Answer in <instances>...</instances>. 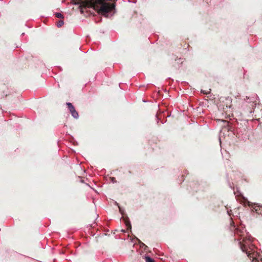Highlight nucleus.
I'll return each instance as SVG.
<instances>
[{
    "label": "nucleus",
    "instance_id": "f257e3e1",
    "mask_svg": "<svg viewBox=\"0 0 262 262\" xmlns=\"http://www.w3.org/2000/svg\"><path fill=\"white\" fill-rule=\"evenodd\" d=\"M228 230L242 251L246 254L248 257H251V252L253 251V246L257 241L247 232L241 220L234 221L230 218Z\"/></svg>",
    "mask_w": 262,
    "mask_h": 262
},
{
    "label": "nucleus",
    "instance_id": "f03ea898",
    "mask_svg": "<svg viewBox=\"0 0 262 262\" xmlns=\"http://www.w3.org/2000/svg\"><path fill=\"white\" fill-rule=\"evenodd\" d=\"M242 123H239L236 120L233 121L231 124H228L226 127V129L228 132H231L234 135L238 138H239V134L241 133L243 134V132L240 129Z\"/></svg>",
    "mask_w": 262,
    "mask_h": 262
},
{
    "label": "nucleus",
    "instance_id": "7ed1b4c3",
    "mask_svg": "<svg viewBox=\"0 0 262 262\" xmlns=\"http://www.w3.org/2000/svg\"><path fill=\"white\" fill-rule=\"evenodd\" d=\"M253 251H251V257H248L251 262H262V255H261V250L258 249L255 244L253 246Z\"/></svg>",
    "mask_w": 262,
    "mask_h": 262
},
{
    "label": "nucleus",
    "instance_id": "20e7f679",
    "mask_svg": "<svg viewBox=\"0 0 262 262\" xmlns=\"http://www.w3.org/2000/svg\"><path fill=\"white\" fill-rule=\"evenodd\" d=\"M250 207L254 216L256 214V217H258L257 216L262 217V205L258 204H252Z\"/></svg>",
    "mask_w": 262,
    "mask_h": 262
},
{
    "label": "nucleus",
    "instance_id": "39448f33",
    "mask_svg": "<svg viewBox=\"0 0 262 262\" xmlns=\"http://www.w3.org/2000/svg\"><path fill=\"white\" fill-rule=\"evenodd\" d=\"M226 180H227V181L228 182L229 186L230 187V188H231V189H232L233 190L234 194H235V197H237L238 195L239 196H241V197L243 198V199L244 200H247V199L243 196V194L240 191L238 187H236V190L234 189L233 183H231L229 182V175H228V173H226Z\"/></svg>",
    "mask_w": 262,
    "mask_h": 262
},
{
    "label": "nucleus",
    "instance_id": "423d86ee",
    "mask_svg": "<svg viewBox=\"0 0 262 262\" xmlns=\"http://www.w3.org/2000/svg\"><path fill=\"white\" fill-rule=\"evenodd\" d=\"M66 105L72 116L74 119H77L79 118V115L78 112L76 110L74 105L70 102H66Z\"/></svg>",
    "mask_w": 262,
    "mask_h": 262
},
{
    "label": "nucleus",
    "instance_id": "0eeeda50",
    "mask_svg": "<svg viewBox=\"0 0 262 262\" xmlns=\"http://www.w3.org/2000/svg\"><path fill=\"white\" fill-rule=\"evenodd\" d=\"M135 239L136 241H134V239H130L132 242H135V244H139L140 248L143 249L144 251H146L147 250L148 248L147 246L142 242L139 238L135 236Z\"/></svg>",
    "mask_w": 262,
    "mask_h": 262
},
{
    "label": "nucleus",
    "instance_id": "6e6552de",
    "mask_svg": "<svg viewBox=\"0 0 262 262\" xmlns=\"http://www.w3.org/2000/svg\"><path fill=\"white\" fill-rule=\"evenodd\" d=\"M172 59H174L175 61L174 66L176 68H179L183 63L184 61V59L182 58H178V57L176 55L172 56Z\"/></svg>",
    "mask_w": 262,
    "mask_h": 262
},
{
    "label": "nucleus",
    "instance_id": "1a4fd4ad",
    "mask_svg": "<svg viewBox=\"0 0 262 262\" xmlns=\"http://www.w3.org/2000/svg\"><path fill=\"white\" fill-rule=\"evenodd\" d=\"M199 184L198 181L191 182L190 184V187L192 191L197 192L199 190Z\"/></svg>",
    "mask_w": 262,
    "mask_h": 262
},
{
    "label": "nucleus",
    "instance_id": "9d476101",
    "mask_svg": "<svg viewBox=\"0 0 262 262\" xmlns=\"http://www.w3.org/2000/svg\"><path fill=\"white\" fill-rule=\"evenodd\" d=\"M225 100H223V102L226 105V107L231 108L232 107V99L230 97H225Z\"/></svg>",
    "mask_w": 262,
    "mask_h": 262
},
{
    "label": "nucleus",
    "instance_id": "9b49d317",
    "mask_svg": "<svg viewBox=\"0 0 262 262\" xmlns=\"http://www.w3.org/2000/svg\"><path fill=\"white\" fill-rule=\"evenodd\" d=\"M188 174V171L187 170H185L184 174H183L182 173L180 174V175L178 177V181H179V184H181L182 183V182H183L184 181L185 174Z\"/></svg>",
    "mask_w": 262,
    "mask_h": 262
},
{
    "label": "nucleus",
    "instance_id": "f8f14e48",
    "mask_svg": "<svg viewBox=\"0 0 262 262\" xmlns=\"http://www.w3.org/2000/svg\"><path fill=\"white\" fill-rule=\"evenodd\" d=\"M142 257L145 259L146 262H154V260L149 255L144 254L142 256Z\"/></svg>",
    "mask_w": 262,
    "mask_h": 262
},
{
    "label": "nucleus",
    "instance_id": "ddd939ff",
    "mask_svg": "<svg viewBox=\"0 0 262 262\" xmlns=\"http://www.w3.org/2000/svg\"><path fill=\"white\" fill-rule=\"evenodd\" d=\"M126 227L128 230L132 232V225L128 217H127V221L126 222Z\"/></svg>",
    "mask_w": 262,
    "mask_h": 262
},
{
    "label": "nucleus",
    "instance_id": "4468645a",
    "mask_svg": "<svg viewBox=\"0 0 262 262\" xmlns=\"http://www.w3.org/2000/svg\"><path fill=\"white\" fill-rule=\"evenodd\" d=\"M181 86L184 89H188L189 86V84L186 81H182L181 82Z\"/></svg>",
    "mask_w": 262,
    "mask_h": 262
},
{
    "label": "nucleus",
    "instance_id": "2eb2a0df",
    "mask_svg": "<svg viewBox=\"0 0 262 262\" xmlns=\"http://www.w3.org/2000/svg\"><path fill=\"white\" fill-rule=\"evenodd\" d=\"M70 141L74 145H78V142L74 139V138L70 135Z\"/></svg>",
    "mask_w": 262,
    "mask_h": 262
},
{
    "label": "nucleus",
    "instance_id": "dca6fc26",
    "mask_svg": "<svg viewBox=\"0 0 262 262\" xmlns=\"http://www.w3.org/2000/svg\"><path fill=\"white\" fill-rule=\"evenodd\" d=\"M54 15L59 18H63L64 17L63 15L61 12H55Z\"/></svg>",
    "mask_w": 262,
    "mask_h": 262
},
{
    "label": "nucleus",
    "instance_id": "f3484780",
    "mask_svg": "<svg viewBox=\"0 0 262 262\" xmlns=\"http://www.w3.org/2000/svg\"><path fill=\"white\" fill-rule=\"evenodd\" d=\"M119 213L122 215L125 214V209L121 206L119 207Z\"/></svg>",
    "mask_w": 262,
    "mask_h": 262
},
{
    "label": "nucleus",
    "instance_id": "a211bd4d",
    "mask_svg": "<svg viewBox=\"0 0 262 262\" xmlns=\"http://www.w3.org/2000/svg\"><path fill=\"white\" fill-rule=\"evenodd\" d=\"M78 9L79 10L81 14H83L84 13V8L82 6V5H80L79 6V7H78Z\"/></svg>",
    "mask_w": 262,
    "mask_h": 262
},
{
    "label": "nucleus",
    "instance_id": "6ab92c4d",
    "mask_svg": "<svg viewBox=\"0 0 262 262\" xmlns=\"http://www.w3.org/2000/svg\"><path fill=\"white\" fill-rule=\"evenodd\" d=\"M64 24V21L63 20H60L58 23L57 24V27L58 28H60L61 27V26H63V25Z\"/></svg>",
    "mask_w": 262,
    "mask_h": 262
},
{
    "label": "nucleus",
    "instance_id": "aec40b11",
    "mask_svg": "<svg viewBox=\"0 0 262 262\" xmlns=\"http://www.w3.org/2000/svg\"><path fill=\"white\" fill-rule=\"evenodd\" d=\"M225 208H226V210H227V213L228 215V216H229L230 217L232 215H233L232 214V210H229L225 206Z\"/></svg>",
    "mask_w": 262,
    "mask_h": 262
},
{
    "label": "nucleus",
    "instance_id": "412c9836",
    "mask_svg": "<svg viewBox=\"0 0 262 262\" xmlns=\"http://www.w3.org/2000/svg\"><path fill=\"white\" fill-rule=\"evenodd\" d=\"M99 230H101L105 232H109V230L107 228H106L105 227H104L101 225L100 226V229Z\"/></svg>",
    "mask_w": 262,
    "mask_h": 262
},
{
    "label": "nucleus",
    "instance_id": "4be33fe9",
    "mask_svg": "<svg viewBox=\"0 0 262 262\" xmlns=\"http://www.w3.org/2000/svg\"><path fill=\"white\" fill-rule=\"evenodd\" d=\"M9 95V93L8 92V90H7L6 91H3V93H2L3 97H6Z\"/></svg>",
    "mask_w": 262,
    "mask_h": 262
},
{
    "label": "nucleus",
    "instance_id": "5701e85b",
    "mask_svg": "<svg viewBox=\"0 0 262 262\" xmlns=\"http://www.w3.org/2000/svg\"><path fill=\"white\" fill-rule=\"evenodd\" d=\"M110 181L112 183H116L117 182V180H116V178L115 177H111L110 178Z\"/></svg>",
    "mask_w": 262,
    "mask_h": 262
},
{
    "label": "nucleus",
    "instance_id": "b1692460",
    "mask_svg": "<svg viewBox=\"0 0 262 262\" xmlns=\"http://www.w3.org/2000/svg\"><path fill=\"white\" fill-rule=\"evenodd\" d=\"M156 122H157V123H159L160 121L161 120V117H159L158 114H156Z\"/></svg>",
    "mask_w": 262,
    "mask_h": 262
},
{
    "label": "nucleus",
    "instance_id": "393cba45",
    "mask_svg": "<svg viewBox=\"0 0 262 262\" xmlns=\"http://www.w3.org/2000/svg\"><path fill=\"white\" fill-rule=\"evenodd\" d=\"M245 100L246 101H249V102H253V98H250V97L246 96Z\"/></svg>",
    "mask_w": 262,
    "mask_h": 262
},
{
    "label": "nucleus",
    "instance_id": "a878e982",
    "mask_svg": "<svg viewBox=\"0 0 262 262\" xmlns=\"http://www.w3.org/2000/svg\"><path fill=\"white\" fill-rule=\"evenodd\" d=\"M246 73H247V71L244 69V75H243L244 78L248 79V76L247 75Z\"/></svg>",
    "mask_w": 262,
    "mask_h": 262
},
{
    "label": "nucleus",
    "instance_id": "bb28decb",
    "mask_svg": "<svg viewBox=\"0 0 262 262\" xmlns=\"http://www.w3.org/2000/svg\"><path fill=\"white\" fill-rule=\"evenodd\" d=\"M201 93L203 94H205L206 95H208L210 94V92H207L206 91L201 90Z\"/></svg>",
    "mask_w": 262,
    "mask_h": 262
},
{
    "label": "nucleus",
    "instance_id": "cd10ccee",
    "mask_svg": "<svg viewBox=\"0 0 262 262\" xmlns=\"http://www.w3.org/2000/svg\"><path fill=\"white\" fill-rule=\"evenodd\" d=\"M72 4L75 6H78V7L79 5H81V4H80L79 2H74L72 3Z\"/></svg>",
    "mask_w": 262,
    "mask_h": 262
},
{
    "label": "nucleus",
    "instance_id": "c85d7f7f",
    "mask_svg": "<svg viewBox=\"0 0 262 262\" xmlns=\"http://www.w3.org/2000/svg\"><path fill=\"white\" fill-rule=\"evenodd\" d=\"M14 253H16L18 255H21V256H25L26 257H28V258H30L29 256H27L26 255H23L21 254H20V253H18V252H16V251H13Z\"/></svg>",
    "mask_w": 262,
    "mask_h": 262
},
{
    "label": "nucleus",
    "instance_id": "c756f323",
    "mask_svg": "<svg viewBox=\"0 0 262 262\" xmlns=\"http://www.w3.org/2000/svg\"><path fill=\"white\" fill-rule=\"evenodd\" d=\"M114 204L115 206H117L118 208H119V207H120V206L119 204L118 203H117V202L116 201H114Z\"/></svg>",
    "mask_w": 262,
    "mask_h": 262
},
{
    "label": "nucleus",
    "instance_id": "7c9ffc66",
    "mask_svg": "<svg viewBox=\"0 0 262 262\" xmlns=\"http://www.w3.org/2000/svg\"><path fill=\"white\" fill-rule=\"evenodd\" d=\"M56 70H58V71H62V68L60 66H57L56 68Z\"/></svg>",
    "mask_w": 262,
    "mask_h": 262
},
{
    "label": "nucleus",
    "instance_id": "2f4dec72",
    "mask_svg": "<svg viewBox=\"0 0 262 262\" xmlns=\"http://www.w3.org/2000/svg\"><path fill=\"white\" fill-rule=\"evenodd\" d=\"M90 40H91V39H90V36H89V35H87V36H86V41L87 42H90Z\"/></svg>",
    "mask_w": 262,
    "mask_h": 262
},
{
    "label": "nucleus",
    "instance_id": "473e14b6",
    "mask_svg": "<svg viewBox=\"0 0 262 262\" xmlns=\"http://www.w3.org/2000/svg\"><path fill=\"white\" fill-rule=\"evenodd\" d=\"M10 252H11V250H10V249H6V250H5V252H6V254H10Z\"/></svg>",
    "mask_w": 262,
    "mask_h": 262
},
{
    "label": "nucleus",
    "instance_id": "72a5a7b5",
    "mask_svg": "<svg viewBox=\"0 0 262 262\" xmlns=\"http://www.w3.org/2000/svg\"><path fill=\"white\" fill-rule=\"evenodd\" d=\"M128 3H136V1H130V0H128Z\"/></svg>",
    "mask_w": 262,
    "mask_h": 262
},
{
    "label": "nucleus",
    "instance_id": "f704fd0d",
    "mask_svg": "<svg viewBox=\"0 0 262 262\" xmlns=\"http://www.w3.org/2000/svg\"><path fill=\"white\" fill-rule=\"evenodd\" d=\"M167 80L169 81H171V82H173V79H171L170 77H169L168 79H167Z\"/></svg>",
    "mask_w": 262,
    "mask_h": 262
},
{
    "label": "nucleus",
    "instance_id": "c9c22d12",
    "mask_svg": "<svg viewBox=\"0 0 262 262\" xmlns=\"http://www.w3.org/2000/svg\"><path fill=\"white\" fill-rule=\"evenodd\" d=\"M166 121H167V119H165L163 121H161L162 124H164V123H165L166 122Z\"/></svg>",
    "mask_w": 262,
    "mask_h": 262
},
{
    "label": "nucleus",
    "instance_id": "e433bc0d",
    "mask_svg": "<svg viewBox=\"0 0 262 262\" xmlns=\"http://www.w3.org/2000/svg\"><path fill=\"white\" fill-rule=\"evenodd\" d=\"M142 101H143V102H149V101H148V100H146V99H142Z\"/></svg>",
    "mask_w": 262,
    "mask_h": 262
},
{
    "label": "nucleus",
    "instance_id": "4c0bfd02",
    "mask_svg": "<svg viewBox=\"0 0 262 262\" xmlns=\"http://www.w3.org/2000/svg\"><path fill=\"white\" fill-rule=\"evenodd\" d=\"M154 36H155V37L156 40H157L159 38L158 36L157 35H155Z\"/></svg>",
    "mask_w": 262,
    "mask_h": 262
},
{
    "label": "nucleus",
    "instance_id": "58836bf2",
    "mask_svg": "<svg viewBox=\"0 0 262 262\" xmlns=\"http://www.w3.org/2000/svg\"><path fill=\"white\" fill-rule=\"evenodd\" d=\"M255 96H256V99H257L258 100H259V97H258V96H257V94H255Z\"/></svg>",
    "mask_w": 262,
    "mask_h": 262
},
{
    "label": "nucleus",
    "instance_id": "ea45409f",
    "mask_svg": "<svg viewBox=\"0 0 262 262\" xmlns=\"http://www.w3.org/2000/svg\"><path fill=\"white\" fill-rule=\"evenodd\" d=\"M121 232H123V233L125 232V230L124 229H122V230H121Z\"/></svg>",
    "mask_w": 262,
    "mask_h": 262
},
{
    "label": "nucleus",
    "instance_id": "a19ab883",
    "mask_svg": "<svg viewBox=\"0 0 262 262\" xmlns=\"http://www.w3.org/2000/svg\"><path fill=\"white\" fill-rule=\"evenodd\" d=\"M91 49L92 50H95V49H94V47H91Z\"/></svg>",
    "mask_w": 262,
    "mask_h": 262
},
{
    "label": "nucleus",
    "instance_id": "79ce46f5",
    "mask_svg": "<svg viewBox=\"0 0 262 262\" xmlns=\"http://www.w3.org/2000/svg\"><path fill=\"white\" fill-rule=\"evenodd\" d=\"M204 1H205L207 4H208V0H203Z\"/></svg>",
    "mask_w": 262,
    "mask_h": 262
},
{
    "label": "nucleus",
    "instance_id": "37998d69",
    "mask_svg": "<svg viewBox=\"0 0 262 262\" xmlns=\"http://www.w3.org/2000/svg\"><path fill=\"white\" fill-rule=\"evenodd\" d=\"M24 35H25V33H23L21 34V36H24Z\"/></svg>",
    "mask_w": 262,
    "mask_h": 262
},
{
    "label": "nucleus",
    "instance_id": "c03bdc74",
    "mask_svg": "<svg viewBox=\"0 0 262 262\" xmlns=\"http://www.w3.org/2000/svg\"><path fill=\"white\" fill-rule=\"evenodd\" d=\"M176 82L179 84L180 82H179V81L177 80Z\"/></svg>",
    "mask_w": 262,
    "mask_h": 262
},
{
    "label": "nucleus",
    "instance_id": "a18cd8bd",
    "mask_svg": "<svg viewBox=\"0 0 262 262\" xmlns=\"http://www.w3.org/2000/svg\"><path fill=\"white\" fill-rule=\"evenodd\" d=\"M219 141H220V142H221V137L219 138Z\"/></svg>",
    "mask_w": 262,
    "mask_h": 262
},
{
    "label": "nucleus",
    "instance_id": "49530a36",
    "mask_svg": "<svg viewBox=\"0 0 262 262\" xmlns=\"http://www.w3.org/2000/svg\"><path fill=\"white\" fill-rule=\"evenodd\" d=\"M148 39L150 40V41L151 42V43H152V42H151V41L150 40V37H149V38H148Z\"/></svg>",
    "mask_w": 262,
    "mask_h": 262
},
{
    "label": "nucleus",
    "instance_id": "de8ad7c7",
    "mask_svg": "<svg viewBox=\"0 0 262 262\" xmlns=\"http://www.w3.org/2000/svg\"><path fill=\"white\" fill-rule=\"evenodd\" d=\"M95 45H99V43L95 42Z\"/></svg>",
    "mask_w": 262,
    "mask_h": 262
},
{
    "label": "nucleus",
    "instance_id": "09e8293b",
    "mask_svg": "<svg viewBox=\"0 0 262 262\" xmlns=\"http://www.w3.org/2000/svg\"><path fill=\"white\" fill-rule=\"evenodd\" d=\"M156 250H157V249H156L155 248H154V250L155 251H156Z\"/></svg>",
    "mask_w": 262,
    "mask_h": 262
},
{
    "label": "nucleus",
    "instance_id": "8fccbe9b",
    "mask_svg": "<svg viewBox=\"0 0 262 262\" xmlns=\"http://www.w3.org/2000/svg\"><path fill=\"white\" fill-rule=\"evenodd\" d=\"M82 52H83L84 53H86L87 52H85V51H82Z\"/></svg>",
    "mask_w": 262,
    "mask_h": 262
}]
</instances>
